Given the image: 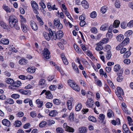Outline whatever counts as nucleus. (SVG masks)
<instances>
[{
    "mask_svg": "<svg viewBox=\"0 0 133 133\" xmlns=\"http://www.w3.org/2000/svg\"><path fill=\"white\" fill-rule=\"evenodd\" d=\"M9 25L11 28H15L17 30L20 29L18 23V20L15 16L11 15L9 17Z\"/></svg>",
    "mask_w": 133,
    "mask_h": 133,
    "instance_id": "1",
    "label": "nucleus"
},
{
    "mask_svg": "<svg viewBox=\"0 0 133 133\" xmlns=\"http://www.w3.org/2000/svg\"><path fill=\"white\" fill-rule=\"evenodd\" d=\"M48 30L50 32V33L52 34L53 38L55 40H56L57 39H60L63 36V32L61 30H59L57 31L56 34L55 31H52L50 28H49Z\"/></svg>",
    "mask_w": 133,
    "mask_h": 133,
    "instance_id": "2",
    "label": "nucleus"
},
{
    "mask_svg": "<svg viewBox=\"0 0 133 133\" xmlns=\"http://www.w3.org/2000/svg\"><path fill=\"white\" fill-rule=\"evenodd\" d=\"M31 5L34 13L38 14L39 13L37 10L39 9V7L35 1H32L31 2Z\"/></svg>",
    "mask_w": 133,
    "mask_h": 133,
    "instance_id": "3",
    "label": "nucleus"
},
{
    "mask_svg": "<svg viewBox=\"0 0 133 133\" xmlns=\"http://www.w3.org/2000/svg\"><path fill=\"white\" fill-rule=\"evenodd\" d=\"M54 24L58 29H61L63 27L62 25L60 23L59 19H55L54 21Z\"/></svg>",
    "mask_w": 133,
    "mask_h": 133,
    "instance_id": "4",
    "label": "nucleus"
},
{
    "mask_svg": "<svg viewBox=\"0 0 133 133\" xmlns=\"http://www.w3.org/2000/svg\"><path fill=\"white\" fill-rule=\"evenodd\" d=\"M120 22L119 21L116 20L115 21L112 25H111L109 27V30H111L112 28H118Z\"/></svg>",
    "mask_w": 133,
    "mask_h": 133,
    "instance_id": "5",
    "label": "nucleus"
},
{
    "mask_svg": "<svg viewBox=\"0 0 133 133\" xmlns=\"http://www.w3.org/2000/svg\"><path fill=\"white\" fill-rule=\"evenodd\" d=\"M43 55L44 57L46 59H49L50 57V52L48 49L46 48H45L43 51Z\"/></svg>",
    "mask_w": 133,
    "mask_h": 133,
    "instance_id": "6",
    "label": "nucleus"
},
{
    "mask_svg": "<svg viewBox=\"0 0 133 133\" xmlns=\"http://www.w3.org/2000/svg\"><path fill=\"white\" fill-rule=\"evenodd\" d=\"M74 101V99L72 97H71L69 99L67 100V105L68 109L69 110H71L72 108V104Z\"/></svg>",
    "mask_w": 133,
    "mask_h": 133,
    "instance_id": "7",
    "label": "nucleus"
},
{
    "mask_svg": "<svg viewBox=\"0 0 133 133\" xmlns=\"http://www.w3.org/2000/svg\"><path fill=\"white\" fill-rule=\"evenodd\" d=\"M85 104L87 107L91 108L94 104V102L91 98H89L87 99Z\"/></svg>",
    "mask_w": 133,
    "mask_h": 133,
    "instance_id": "8",
    "label": "nucleus"
},
{
    "mask_svg": "<svg viewBox=\"0 0 133 133\" xmlns=\"http://www.w3.org/2000/svg\"><path fill=\"white\" fill-rule=\"evenodd\" d=\"M49 33L44 32L43 33V35L44 37L45 38V39L49 41L50 40L51 37L52 38V34L50 33V32L49 31Z\"/></svg>",
    "mask_w": 133,
    "mask_h": 133,
    "instance_id": "9",
    "label": "nucleus"
},
{
    "mask_svg": "<svg viewBox=\"0 0 133 133\" xmlns=\"http://www.w3.org/2000/svg\"><path fill=\"white\" fill-rule=\"evenodd\" d=\"M30 26L32 30L36 31L38 30V27L36 23L33 21H31L30 23Z\"/></svg>",
    "mask_w": 133,
    "mask_h": 133,
    "instance_id": "10",
    "label": "nucleus"
},
{
    "mask_svg": "<svg viewBox=\"0 0 133 133\" xmlns=\"http://www.w3.org/2000/svg\"><path fill=\"white\" fill-rule=\"evenodd\" d=\"M2 123L3 125L8 127H9L11 125L10 122L6 119H4L2 121Z\"/></svg>",
    "mask_w": 133,
    "mask_h": 133,
    "instance_id": "11",
    "label": "nucleus"
},
{
    "mask_svg": "<svg viewBox=\"0 0 133 133\" xmlns=\"http://www.w3.org/2000/svg\"><path fill=\"white\" fill-rule=\"evenodd\" d=\"M129 41V39L128 37H127L121 43V45L124 46L127 45Z\"/></svg>",
    "mask_w": 133,
    "mask_h": 133,
    "instance_id": "12",
    "label": "nucleus"
},
{
    "mask_svg": "<svg viewBox=\"0 0 133 133\" xmlns=\"http://www.w3.org/2000/svg\"><path fill=\"white\" fill-rule=\"evenodd\" d=\"M21 84V83L20 81H17L15 83L14 82L13 85H12L11 86V88L12 89H15V88H14V86L18 87L20 86Z\"/></svg>",
    "mask_w": 133,
    "mask_h": 133,
    "instance_id": "13",
    "label": "nucleus"
},
{
    "mask_svg": "<svg viewBox=\"0 0 133 133\" xmlns=\"http://www.w3.org/2000/svg\"><path fill=\"white\" fill-rule=\"evenodd\" d=\"M102 44L100 42H99L96 45L97 46L96 47L95 49L97 51H100L103 49V47L102 46Z\"/></svg>",
    "mask_w": 133,
    "mask_h": 133,
    "instance_id": "14",
    "label": "nucleus"
},
{
    "mask_svg": "<svg viewBox=\"0 0 133 133\" xmlns=\"http://www.w3.org/2000/svg\"><path fill=\"white\" fill-rule=\"evenodd\" d=\"M82 6L85 9H88L89 6V5L87 2L86 0H83L81 2Z\"/></svg>",
    "mask_w": 133,
    "mask_h": 133,
    "instance_id": "15",
    "label": "nucleus"
},
{
    "mask_svg": "<svg viewBox=\"0 0 133 133\" xmlns=\"http://www.w3.org/2000/svg\"><path fill=\"white\" fill-rule=\"evenodd\" d=\"M72 66L74 71L77 73L79 74V69L77 65H76L75 63H72Z\"/></svg>",
    "mask_w": 133,
    "mask_h": 133,
    "instance_id": "16",
    "label": "nucleus"
},
{
    "mask_svg": "<svg viewBox=\"0 0 133 133\" xmlns=\"http://www.w3.org/2000/svg\"><path fill=\"white\" fill-rule=\"evenodd\" d=\"M109 28V25L107 24H105L101 25L100 29L102 30H107Z\"/></svg>",
    "mask_w": 133,
    "mask_h": 133,
    "instance_id": "17",
    "label": "nucleus"
},
{
    "mask_svg": "<svg viewBox=\"0 0 133 133\" xmlns=\"http://www.w3.org/2000/svg\"><path fill=\"white\" fill-rule=\"evenodd\" d=\"M107 116L109 118H110L114 116L113 112L111 109H109L108 110L107 113Z\"/></svg>",
    "mask_w": 133,
    "mask_h": 133,
    "instance_id": "18",
    "label": "nucleus"
},
{
    "mask_svg": "<svg viewBox=\"0 0 133 133\" xmlns=\"http://www.w3.org/2000/svg\"><path fill=\"white\" fill-rule=\"evenodd\" d=\"M46 98L48 99H52L53 98V96L51 93L50 91H48L45 93Z\"/></svg>",
    "mask_w": 133,
    "mask_h": 133,
    "instance_id": "19",
    "label": "nucleus"
},
{
    "mask_svg": "<svg viewBox=\"0 0 133 133\" xmlns=\"http://www.w3.org/2000/svg\"><path fill=\"white\" fill-rule=\"evenodd\" d=\"M39 83L40 85L42 86L43 87H45L46 85L45 80L43 79H41L40 80Z\"/></svg>",
    "mask_w": 133,
    "mask_h": 133,
    "instance_id": "20",
    "label": "nucleus"
},
{
    "mask_svg": "<svg viewBox=\"0 0 133 133\" xmlns=\"http://www.w3.org/2000/svg\"><path fill=\"white\" fill-rule=\"evenodd\" d=\"M116 94L124 95V93L122 89L119 87H117V91L116 92Z\"/></svg>",
    "mask_w": 133,
    "mask_h": 133,
    "instance_id": "21",
    "label": "nucleus"
},
{
    "mask_svg": "<svg viewBox=\"0 0 133 133\" xmlns=\"http://www.w3.org/2000/svg\"><path fill=\"white\" fill-rule=\"evenodd\" d=\"M112 30V29L111 30H109V28L108 31L106 34V37L109 39H111L112 37V34L111 32Z\"/></svg>",
    "mask_w": 133,
    "mask_h": 133,
    "instance_id": "22",
    "label": "nucleus"
},
{
    "mask_svg": "<svg viewBox=\"0 0 133 133\" xmlns=\"http://www.w3.org/2000/svg\"><path fill=\"white\" fill-rule=\"evenodd\" d=\"M123 129L125 132L127 133H131L127 125L126 124H124L123 125Z\"/></svg>",
    "mask_w": 133,
    "mask_h": 133,
    "instance_id": "23",
    "label": "nucleus"
},
{
    "mask_svg": "<svg viewBox=\"0 0 133 133\" xmlns=\"http://www.w3.org/2000/svg\"><path fill=\"white\" fill-rule=\"evenodd\" d=\"M21 122L18 120L16 121L14 123V125L15 127H20L21 125Z\"/></svg>",
    "mask_w": 133,
    "mask_h": 133,
    "instance_id": "24",
    "label": "nucleus"
},
{
    "mask_svg": "<svg viewBox=\"0 0 133 133\" xmlns=\"http://www.w3.org/2000/svg\"><path fill=\"white\" fill-rule=\"evenodd\" d=\"M35 68L34 67H31L27 68L26 70L27 72H30L31 73H34L35 71Z\"/></svg>",
    "mask_w": 133,
    "mask_h": 133,
    "instance_id": "25",
    "label": "nucleus"
},
{
    "mask_svg": "<svg viewBox=\"0 0 133 133\" xmlns=\"http://www.w3.org/2000/svg\"><path fill=\"white\" fill-rule=\"evenodd\" d=\"M28 63V61L24 59H22L19 61V63L21 64L25 65Z\"/></svg>",
    "mask_w": 133,
    "mask_h": 133,
    "instance_id": "26",
    "label": "nucleus"
},
{
    "mask_svg": "<svg viewBox=\"0 0 133 133\" xmlns=\"http://www.w3.org/2000/svg\"><path fill=\"white\" fill-rule=\"evenodd\" d=\"M2 43L4 45H8L9 44V40L7 38H3L1 39Z\"/></svg>",
    "mask_w": 133,
    "mask_h": 133,
    "instance_id": "27",
    "label": "nucleus"
},
{
    "mask_svg": "<svg viewBox=\"0 0 133 133\" xmlns=\"http://www.w3.org/2000/svg\"><path fill=\"white\" fill-rule=\"evenodd\" d=\"M0 25L4 29H8V25L3 21H0Z\"/></svg>",
    "mask_w": 133,
    "mask_h": 133,
    "instance_id": "28",
    "label": "nucleus"
},
{
    "mask_svg": "<svg viewBox=\"0 0 133 133\" xmlns=\"http://www.w3.org/2000/svg\"><path fill=\"white\" fill-rule=\"evenodd\" d=\"M36 17L39 22V25L41 26L43 25L44 23L42 19L37 15H36Z\"/></svg>",
    "mask_w": 133,
    "mask_h": 133,
    "instance_id": "29",
    "label": "nucleus"
},
{
    "mask_svg": "<svg viewBox=\"0 0 133 133\" xmlns=\"http://www.w3.org/2000/svg\"><path fill=\"white\" fill-rule=\"evenodd\" d=\"M53 102L54 104L56 105L60 104L61 102L60 100L56 98L54 99L53 101Z\"/></svg>",
    "mask_w": 133,
    "mask_h": 133,
    "instance_id": "30",
    "label": "nucleus"
},
{
    "mask_svg": "<svg viewBox=\"0 0 133 133\" xmlns=\"http://www.w3.org/2000/svg\"><path fill=\"white\" fill-rule=\"evenodd\" d=\"M36 104H38V107L40 108L42 106L43 102L42 101H41L39 99L36 100Z\"/></svg>",
    "mask_w": 133,
    "mask_h": 133,
    "instance_id": "31",
    "label": "nucleus"
},
{
    "mask_svg": "<svg viewBox=\"0 0 133 133\" xmlns=\"http://www.w3.org/2000/svg\"><path fill=\"white\" fill-rule=\"evenodd\" d=\"M57 114L56 110H53L50 111L49 114V115L51 116L54 117Z\"/></svg>",
    "mask_w": 133,
    "mask_h": 133,
    "instance_id": "32",
    "label": "nucleus"
},
{
    "mask_svg": "<svg viewBox=\"0 0 133 133\" xmlns=\"http://www.w3.org/2000/svg\"><path fill=\"white\" fill-rule=\"evenodd\" d=\"M79 131L81 133H84L87 132V128L86 127H82L79 128Z\"/></svg>",
    "mask_w": 133,
    "mask_h": 133,
    "instance_id": "33",
    "label": "nucleus"
},
{
    "mask_svg": "<svg viewBox=\"0 0 133 133\" xmlns=\"http://www.w3.org/2000/svg\"><path fill=\"white\" fill-rule=\"evenodd\" d=\"M3 9L6 11L7 12H10L11 10L10 8L8 6L3 5Z\"/></svg>",
    "mask_w": 133,
    "mask_h": 133,
    "instance_id": "34",
    "label": "nucleus"
},
{
    "mask_svg": "<svg viewBox=\"0 0 133 133\" xmlns=\"http://www.w3.org/2000/svg\"><path fill=\"white\" fill-rule=\"evenodd\" d=\"M124 38V36L122 34H120L117 37V39L119 42L122 41Z\"/></svg>",
    "mask_w": 133,
    "mask_h": 133,
    "instance_id": "35",
    "label": "nucleus"
},
{
    "mask_svg": "<svg viewBox=\"0 0 133 133\" xmlns=\"http://www.w3.org/2000/svg\"><path fill=\"white\" fill-rule=\"evenodd\" d=\"M56 131L57 133H63L64 132V130L61 127H58L56 129Z\"/></svg>",
    "mask_w": 133,
    "mask_h": 133,
    "instance_id": "36",
    "label": "nucleus"
},
{
    "mask_svg": "<svg viewBox=\"0 0 133 133\" xmlns=\"http://www.w3.org/2000/svg\"><path fill=\"white\" fill-rule=\"evenodd\" d=\"M5 104L9 103L10 104H12L14 103V102L12 99L9 98L8 99L7 101L5 102Z\"/></svg>",
    "mask_w": 133,
    "mask_h": 133,
    "instance_id": "37",
    "label": "nucleus"
},
{
    "mask_svg": "<svg viewBox=\"0 0 133 133\" xmlns=\"http://www.w3.org/2000/svg\"><path fill=\"white\" fill-rule=\"evenodd\" d=\"M68 84L72 88L74 87L78 86L76 83H75V82L71 81V82H69V80L68 81Z\"/></svg>",
    "mask_w": 133,
    "mask_h": 133,
    "instance_id": "38",
    "label": "nucleus"
},
{
    "mask_svg": "<svg viewBox=\"0 0 133 133\" xmlns=\"http://www.w3.org/2000/svg\"><path fill=\"white\" fill-rule=\"evenodd\" d=\"M82 105L80 103H79L77 105H76L75 107V110L77 111H79L81 109Z\"/></svg>",
    "mask_w": 133,
    "mask_h": 133,
    "instance_id": "39",
    "label": "nucleus"
},
{
    "mask_svg": "<svg viewBox=\"0 0 133 133\" xmlns=\"http://www.w3.org/2000/svg\"><path fill=\"white\" fill-rule=\"evenodd\" d=\"M21 25L22 29L23 31L25 33H26L27 30L26 26L24 25L23 23H21Z\"/></svg>",
    "mask_w": 133,
    "mask_h": 133,
    "instance_id": "40",
    "label": "nucleus"
},
{
    "mask_svg": "<svg viewBox=\"0 0 133 133\" xmlns=\"http://www.w3.org/2000/svg\"><path fill=\"white\" fill-rule=\"evenodd\" d=\"M120 68V66L119 64H116L114 66V70L115 71L117 72L118 71Z\"/></svg>",
    "mask_w": 133,
    "mask_h": 133,
    "instance_id": "41",
    "label": "nucleus"
},
{
    "mask_svg": "<svg viewBox=\"0 0 133 133\" xmlns=\"http://www.w3.org/2000/svg\"><path fill=\"white\" fill-rule=\"evenodd\" d=\"M74 47L77 52L78 53H81V52L79 50V48L76 44H74Z\"/></svg>",
    "mask_w": 133,
    "mask_h": 133,
    "instance_id": "42",
    "label": "nucleus"
},
{
    "mask_svg": "<svg viewBox=\"0 0 133 133\" xmlns=\"http://www.w3.org/2000/svg\"><path fill=\"white\" fill-rule=\"evenodd\" d=\"M109 41V39L108 38H105L103 39L100 41V42L102 44H104L107 43Z\"/></svg>",
    "mask_w": 133,
    "mask_h": 133,
    "instance_id": "43",
    "label": "nucleus"
},
{
    "mask_svg": "<svg viewBox=\"0 0 133 133\" xmlns=\"http://www.w3.org/2000/svg\"><path fill=\"white\" fill-rule=\"evenodd\" d=\"M6 83L9 84H14V80L11 78H9L6 81Z\"/></svg>",
    "mask_w": 133,
    "mask_h": 133,
    "instance_id": "44",
    "label": "nucleus"
},
{
    "mask_svg": "<svg viewBox=\"0 0 133 133\" xmlns=\"http://www.w3.org/2000/svg\"><path fill=\"white\" fill-rule=\"evenodd\" d=\"M88 119L90 121L93 122H96L97 120L96 118L93 116H90L88 117Z\"/></svg>",
    "mask_w": 133,
    "mask_h": 133,
    "instance_id": "45",
    "label": "nucleus"
},
{
    "mask_svg": "<svg viewBox=\"0 0 133 133\" xmlns=\"http://www.w3.org/2000/svg\"><path fill=\"white\" fill-rule=\"evenodd\" d=\"M132 33V31L131 30H129L127 31L125 34L124 35L127 37L130 36Z\"/></svg>",
    "mask_w": 133,
    "mask_h": 133,
    "instance_id": "46",
    "label": "nucleus"
},
{
    "mask_svg": "<svg viewBox=\"0 0 133 133\" xmlns=\"http://www.w3.org/2000/svg\"><path fill=\"white\" fill-rule=\"evenodd\" d=\"M19 17L21 19L20 21L21 23H25L26 22V20L25 18L22 15H20Z\"/></svg>",
    "mask_w": 133,
    "mask_h": 133,
    "instance_id": "47",
    "label": "nucleus"
},
{
    "mask_svg": "<svg viewBox=\"0 0 133 133\" xmlns=\"http://www.w3.org/2000/svg\"><path fill=\"white\" fill-rule=\"evenodd\" d=\"M131 53L129 51H128L125 52L124 54L123 57L124 58L128 57L131 55Z\"/></svg>",
    "mask_w": 133,
    "mask_h": 133,
    "instance_id": "48",
    "label": "nucleus"
},
{
    "mask_svg": "<svg viewBox=\"0 0 133 133\" xmlns=\"http://www.w3.org/2000/svg\"><path fill=\"white\" fill-rule=\"evenodd\" d=\"M47 124V123L45 121L41 122L39 124V126L41 128L45 127L46 125Z\"/></svg>",
    "mask_w": 133,
    "mask_h": 133,
    "instance_id": "49",
    "label": "nucleus"
},
{
    "mask_svg": "<svg viewBox=\"0 0 133 133\" xmlns=\"http://www.w3.org/2000/svg\"><path fill=\"white\" fill-rule=\"evenodd\" d=\"M111 55L110 50H108L107 54L106 56L107 59L108 60L109 59L111 58Z\"/></svg>",
    "mask_w": 133,
    "mask_h": 133,
    "instance_id": "50",
    "label": "nucleus"
},
{
    "mask_svg": "<svg viewBox=\"0 0 133 133\" xmlns=\"http://www.w3.org/2000/svg\"><path fill=\"white\" fill-rule=\"evenodd\" d=\"M123 77L122 75H119L117 78V81L119 82H121L123 80Z\"/></svg>",
    "mask_w": 133,
    "mask_h": 133,
    "instance_id": "51",
    "label": "nucleus"
},
{
    "mask_svg": "<svg viewBox=\"0 0 133 133\" xmlns=\"http://www.w3.org/2000/svg\"><path fill=\"white\" fill-rule=\"evenodd\" d=\"M115 6L117 8H119L120 6L119 2L118 1L116 0L115 3Z\"/></svg>",
    "mask_w": 133,
    "mask_h": 133,
    "instance_id": "52",
    "label": "nucleus"
},
{
    "mask_svg": "<svg viewBox=\"0 0 133 133\" xmlns=\"http://www.w3.org/2000/svg\"><path fill=\"white\" fill-rule=\"evenodd\" d=\"M97 16L96 12L95 11L92 12L90 14V17L92 18H95Z\"/></svg>",
    "mask_w": 133,
    "mask_h": 133,
    "instance_id": "53",
    "label": "nucleus"
},
{
    "mask_svg": "<svg viewBox=\"0 0 133 133\" xmlns=\"http://www.w3.org/2000/svg\"><path fill=\"white\" fill-rule=\"evenodd\" d=\"M11 97L13 98H18L20 97L19 95L18 94H14L11 95Z\"/></svg>",
    "mask_w": 133,
    "mask_h": 133,
    "instance_id": "54",
    "label": "nucleus"
},
{
    "mask_svg": "<svg viewBox=\"0 0 133 133\" xmlns=\"http://www.w3.org/2000/svg\"><path fill=\"white\" fill-rule=\"evenodd\" d=\"M19 91L21 93L23 94L26 95L28 93V91H25L22 89H19Z\"/></svg>",
    "mask_w": 133,
    "mask_h": 133,
    "instance_id": "55",
    "label": "nucleus"
},
{
    "mask_svg": "<svg viewBox=\"0 0 133 133\" xmlns=\"http://www.w3.org/2000/svg\"><path fill=\"white\" fill-rule=\"evenodd\" d=\"M45 105L46 108H50L52 107L53 104L51 102H48Z\"/></svg>",
    "mask_w": 133,
    "mask_h": 133,
    "instance_id": "56",
    "label": "nucleus"
},
{
    "mask_svg": "<svg viewBox=\"0 0 133 133\" xmlns=\"http://www.w3.org/2000/svg\"><path fill=\"white\" fill-rule=\"evenodd\" d=\"M106 8L105 6L102 7L101 9V11L103 14L105 13L107 11Z\"/></svg>",
    "mask_w": 133,
    "mask_h": 133,
    "instance_id": "57",
    "label": "nucleus"
},
{
    "mask_svg": "<svg viewBox=\"0 0 133 133\" xmlns=\"http://www.w3.org/2000/svg\"><path fill=\"white\" fill-rule=\"evenodd\" d=\"M104 89L106 91H107L109 93L110 91V89L109 88V87L108 85L106 84H105L104 85Z\"/></svg>",
    "mask_w": 133,
    "mask_h": 133,
    "instance_id": "58",
    "label": "nucleus"
},
{
    "mask_svg": "<svg viewBox=\"0 0 133 133\" xmlns=\"http://www.w3.org/2000/svg\"><path fill=\"white\" fill-rule=\"evenodd\" d=\"M66 131L70 132H73L74 131V130L73 128L69 127V128L66 129Z\"/></svg>",
    "mask_w": 133,
    "mask_h": 133,
    "instance_id": "59",
    "label": "nucleus"
},
{
    "mask_svg": "<svg viewBox=\"0 0 133 133\" xmlns=\"http://www.w3.org/2000/svg\"><path fill=\"white\" fill-rule=\"evenodd\" d=\"M55 123V122L53 120L51 119L48 121V122L47 123V125L48 126H50Z\"/></svg>",
    "mask_w": 133,
    "mask_h": 133,
    "instance_id": "60",
    "label": "nucleus"
},
{
    "mask_svg": "<svg viewBox=\"0 0 133 133\" xmlns=\"http://www.w3.org/2000/svg\"><path fill=\"white\" fill-rule=\"evenodd\" d=\"M121 26L122 28L125 29L127 27L126 23L124 22H122L121 24Z\"/></svg>",
    "mask_w": 133,
    "mask_h": 133,
    "instance_id": "61",
    "label": "nucleus"
},
{
    "mask_svg": "<svg viewBox=\"0 0 133 133\" xmlns=\"http://www.w3.org/2000/svg\"><path fill=\"white\" fill-rule=\"evenodd\" d=\"M69 118L71 121H73L74 120V114L73 113H71L69 116Z\"/></svg>",
    "mask_w": 133,
    "mask_h": 133,
    "instance_id": "62",
    "label": "nucleus"
},
{
    "mask_svg": "<svg viewBox=\"0 0 133 133\" xmlns=\"http://www.w3.org/2000/svg\"><path fill=\"white\" fill-rule=\"evenodd\" d=\"M127 26L129 27H133V20L130 21V22L128 23Z\"/></svg>",
    "mask_w": 133,
    "mask_h": 133,
    "instance_id": "63",
    "label": "nucleus"
},
{
    "mask_svg": "<svg viewBox=\"0 0 133 133\" xmlns=\"http://www.w3.org/2000/svg\"><path fill=\"white\" fill-rule=\"evenodd\" d=\"M39 4L40 5L43 9H45L46 8V6L45 4L42 2H39Z\"/></svg>",
    "mask_w": 133,
    "mask_h": 133,
    "instance_id": "64",
    "label": "nucleus"
}]
</instances>
